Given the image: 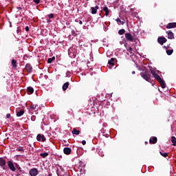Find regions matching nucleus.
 Instances as JSON below:
<instances>
[{
    "label": "nucleus",
    "mask_w": 176,
    "mask_h": 176,
    "mask_svg": "<svg viewBox=\"0 0 176 176\" xmlns=\"http://www.w3.org/2000/svg\"><path fill=\"white\" fill-rule=\"evenodd\" d=\"M54 17V15L53 14H50L49 15V19H53Z\"/></svg>",
    "instance_id": "c9c22d12"
},
{
    "label": "nucleus",
    "mask_w": 176,
    "mask_h": 176,
    "mask_svg": "<svg viewBox=\"0 0 176 176\" xmlns=\"http://www.w3.org/2000/svg\"><path fill=\"white\" fill-rule=\"evenodd\" d=\"M23 115H24V110H20L16 113V116L18 118H20V116H23Z\"/></svg>",
    "instance_id": "6ab92c4d"
},
{
    "label": "nucleus",
    "mask_w": 176,
    "mask_h": 176,
    "mask_svg": "<svg viewBox=\"0 0 176 176\" xmlns=\"http://www.w3.org/2000/svg\"><path fill=\"white\" fill-rule=\"evenodd\" d=\"M25 69L26 71H28L29 74H31V72H32V66H31V64L30 63L26 64Z\"/></svg>",
    "instance_id": "9d476101"
},
{
    "label": "nucleus",
    "mask_w": 176,
    "mask_h": 176,
    "mask_svg": "<svg viewBox=\"0 0 176 176\" xmlns=\"http://www.w3.org/2000/svg\"><path fill=\"white\" fill-rule=\"evenodd\" d=\"M149 142L150 144H156V142H157V138L153 137L150 138Z\"/></svg>",
    "instance_id": "2eb2a0df"
},
{
    "label": "nucleus",
    "mask_w": 176,
    "mask_h": 176,
    "mask_svg": "<svg viewBox=\"0 0 176 176\" xmlns=\"http://www.w3.org/2000/svg\"><path fill=\"white\" fill-rule=\"evenodd\" d=\"M29 174L30 176H36L39 174V171L36 168H33L30 170Z\"/></svg>",
    "instance_id": "39448f33"
},
{
    "label": "nucleus",
    "mask_w": 176,
    "mask_h": 176,
    "mask_svg": "<svg viewBox=\"0 0 176 176\" xmlns=\"http://www.w3.org/2000/svg\"><path fill=\"white\" fill-rule=\"evenodd\" d=\"M140 76L144 80H146V82H149L151 80V75L147 72H143L140 73Z\"/></svg>",
    "instance_id": "f03ea898"
},
{
    "label": "nucleus",
    "mask_w": 176,
    "mask_h": 176,
    "mask_svg": "<svg viewBox=\"0 0 176 176\" xmlns=\"http://www.w3.org/2000/svg\"><path fill=\"white\" fill-rule=\"evenodd\" d=\"M75 21L76 23H79V19H76Z\"/></svg>",
    "instance_id": "79ce46f5"
},
{
    "label": "nucleus",
    "mask_w": 176,
    "mask_h": 176,
    "mask_svg": "<svg viewBox=\"0 0 176 176\" xmlns=\"http://www.w3.org/2000/svg\"><path fill=\"white\" fill-rule=\"evenodd\" d=\"M166 34H168V39H174V33L173 32L169 30L166 32Z\"/></svg>",
    "instance_id": "ddd939ff"
},
{
    "label": "nucleus",
    "mask_w": 176,
    "mask_h": 176,
    "mask_svg": "<svg viewBox=\"0 0 176 176\" xmlns=\"http://www.w3.org/2000/svg\"><path fill=\"white\" fill-rule=\"evenodd\" d=\"M16 163H13L12 161L10 160L7 162L8 168L10 170V171H12L14 173L16 171Z\"/></svg>",
    "instance_id": "7ed1b4c3"
},
{
    "label": "nucleus",
    "mask_w": 176,
    "mask_h": 176,
    "mask_svg": "<svg viewBox=\"0 0 176 176\" xmlns=\"http://www.w3.org/2000/svg\"><path fill=\"white\" fill-rule=\"evenodd\" d=\"M116 21H117L118 24H121V25H123V24H124V21H122L119 18H118Z\"/></svg>",
    "instance_id": "5701e85b"
},
{
    "label": "nucleus",
    "mask_w": 176,
    "mask_h": 176,
    "mask_svg": "<svg viewBox=\"0 0 176 176\" xmlns=\"http://www.w3.org/2000/svg\"><path fill=\"white\" fill-rule=\"evenodd\" d=\"M37 141H42V142H45L46 141V138H45V135L38 134L36 137Z\"/></svg>",
    "instance_id": "6e6552de"
},
{
    "label": "nucleus",
    "mask_w": 176,
    "mask_h": 176,
    "mask_svg": "<svg viewBox=\"0 0 176 176\" xmlns=\"http://www.w3.org/2000/svg\"><path fill=\"white\" fill-rule=\"evenodd\" d=\"M135 74V71H133L132 72V75H134Z\"/></svg>",
    "instance_id": "37998d69"
},
{
    "label": "nucleus",
    "mask_w": 176,
    "mask_h": 176,
    "mask_svg": "<svg viewBox=\"0 0 176 176\" xmlns=\"http://www.w3.org/2000/svg\"><path fill=\"white\" fill-rule=\"evenodd\" d=\"M16 151L18 152H24V149H23V147L22 146H19L16 148Z\"/></svg>",
    "instance_id": "c756f323"
},
{
    "label": "nucleus",
    "mask_w": 176,
    "mask_h": 176,
    "mask_svg": "<svg viewBox=\"0 0 176 176\" xmlns=\"http://www.w3.org/2000/svg\"><path fill=\"white\" fill-rule=\"evenodd\" d=\"M40 155L41 156V157H43V159H45V157H47V156H49V153H41Z\"/></svg>",
    "instance_id": "a878e982"
},
{
    "label": "nucleus",
    "mask_w": 176,
    "mask_h": 176,
    "mask_svg": "<svg viewBox=\"0 0 176 176\" xmlns=\"http://www.w3.org/2000/svg\"><path fill=\"white\" fill-rule=\"evenodd\" d=\"M54 60H56V57L53 56L52 58H50L47 60V63L48 64H52L53 63V61H54Z\"/></svg>",
    "instance_id": "4be33fe9"
},
{
    "label": "nucleus",
    "mask_w": 176,
    "mask_h": 176,
    "mask_svg": "<svg viewBox=\"0 0 176 176\" xmlns=\"http://www.w3.org/2000/svg\"><path fill=\"white\" fill-rule=\"evenodd\" d=\"M0 166L3 170H7L8 168L6 167V160L3 158H0Z\"/></svg>",
    "instance_id": "423d86ee"
},
{
    "label": "nucleus",
    "mask_w": 176,
    "mask_h": 176,
    "mask_svg": "<svg viewBox=\"0 0 176 176\" xmlns=\"http://www.w3.org/2000/svg\"><path fill=\"white\" fill-rule=\"evenodd\" d=\"M100 156L102 157V156H104V154H102V155H100Z\"/></svg>",
    "instance_id": "c03bdc74"
},
{
    "label": "nucleus",
    "mask_w": 176,
    "mask_h": 176,
    "mask_svg": "<svg viewBox=\"0 0 176 176\" xmlns=\"http://www.w3.org/2000/svg\"><path fill=\"white\" fill-rule=\"evenodd\" d=\"M63 152L65 155H69L72 152V150L69 147H65L63 149Z\"/></svg>",
    "instance_id": "f8f14e48"
},
{
    "label": "nucleus",
    "mask_w": 176,
    "mask_h": 176,
    "mask_svg": "<svg viewBox=\"0 0 176 176\" xmlns=\"http://www.w3.org/2000/svg\"><path fill=\"white\" fill-rule=\"evenodd\" d=\"M16 9L18 10H23V8H21V7H17Z\"/></svg>",
    "instance_id": "58836bf2"
},
{
    "label": "nucleus",
    "mask_w": 176,
    "mask_h": 176,
    "mask_svg": "<svg viewBox=\"0 0 176 176\" xmlns=\"http://www.w3.org/2000/svg\"><path fill=\"white\" fill-rule=\"evenodd\" d=\"M175 27H176V23H169L166 25V28H168V30H170V28H175Z\"/></svg>",
    "instance_id": "4468645a"
},
{
    "label": "nucleus",
    "mask_w": 176,
    "mask_h": 176,
    "mask_svg": "<svg viewBox=\"0 0 176 176\" xmlns=\"http://www.w3.org/2000/svg\"><path fill=\"white\" fill-rule=\"evenodd\" d=\"M15 168H17L18 170H20L21 168L17 163H15Z\"/></svg>",
    "instance_id": "f704fd0d"
},
{
    "label": "nucleus",
    "mask_w": 176,
    "mask_h": 176,
    "mask_svg": "<svg viewBox=\"0 0 176 176\" xmlns=\"http://www.w3.org/2000/svg\"><path fill=\"white\" fill-rule=\"evenodd\" d=\"M124 32H126V30H124V29H121L118 31L119 35H123Z\"/></svg>",
    "instance_id": "bb28decb"
},
{
    "label": "nucleus",
    "mask_w": 176,
    "mask_h": 176,
    "mask_svg": "<svg viewBox=\"0 0 176 176\" xmlns=\"http://www.w3.org/2000/svg\"><path fill=\"white\" fill-rule=\"evenodd\" d=\"M36 119V117L35 116H32L31 117V120H32V122H35Z\"/></svg>",
    "instance_id": "473e14b6"
},
{
    "label": "nucleus",
    "mask_w": 176,
    "mask_h": 176,
    "mask_svg": "<svg viewBox=\"0 0 176 176\" xmlns=\"http://www.w3.org/2000/svg\"><path fill=\"white\" fill-rule=\"evenodd\" d=\"M102 10L105 12V16H109V13L111 12V10L108 8V7L104 6L102 8Z\"/></svg>",
    "instance_id": "9b49d317"
},
{
    "label": "nucleus",
    "mask_w": 176,
    "mask_h": 176,
    "mask_svg": "<svg viewBox=\"0 0 176 176\" xmlns=\"http://www.w3.org/2000/svg\"><path fill=\"white\" fill-rule=\"evenodd\" d=\"M25 31H26L27 32H28V31H30V28H29L28 26H26V27L25 28Z\"/></svg>",
    "instance_id": "e433bc0d"
},
{
    "label": "nucleus",
    "mask_w": 176,
    "mask_h": 176,
    "mask_svg": "<svg viewBox=\"0 0 176 176\" xmlns=\"http://www.w3.org/2000/svg\"><path fill=\"white\" fill-rule=\"evenodd\" d=\"M11 64L13 68H17V61L16 60L12 59Z\"/></svg>",
    "instance_id": "a211bd4d"
},
{
    "label": "nucleus",
    "mask_w": 176,
    "mask_h": 176,
    "mask_svg": "<svg viewBox=\"0 0 176 176\" xmlns=\"http://www.w3.org/2000/svg\"><path fill=\"white\" fill-rule=\"evenodd\" d=\"M160 155H161L162 156H163L164 157H167V156L168 155V153H163V152H162V151H160Z\"/></svg>",
    "instance_id": "c85d7f7f"
},
{
    "label": "nucleus",
    "mask_w": 176,
    "mask_h": 176,
    "mask_svg": "<svg viewBox=\"0 0 176 176\" xmlns=\"http://www.w3.org/2000/svg\"><path fill=\"white\" fill-rule=\"evenodd\" d=\"M157 42L158 43H160V45H164V43L167 42V38H166L165 37H159L157 39Z\"/></svg>",
    "instance_id": "0eeeda50"
},
{
    "label": "nucleus",
    "mask_w": 176,
    "mask_h": 176,
    "mask_svg": "<svg viewBox=\"0 0 176 176\" xmlns=\"http://www.w3.org/2000/svg\"><path fill=\"white\" fill-rule=\"evenodd\" d=\"M6 118H7V119H9L10 118V113H8L6 115Z\"/></svg>",
    "instance_id": "4c0bfd02"
},
{
    "label": "nucleus",
    "mask_w": 176,
    "mask_h": 176,
    "mask_svg": "<svg viewBox=\"0 0 176 176\" xmlns=\"http://www.w3.org/2000/svg\"><path fill=\"white\" fill-rule=\"evenodd\" d=\"M133 16H135V17H137V15H133Z\"/></svg>",
    "instance_id": "a18cd8bd"
},
{
    "label": "nucleus",
    "mask_w": 176,
    "mask_h": 176,
    "mask_svg": "<svg viewBox=\"0 0 176 176\" xmlns=\"http://www.w3.org/2000/svg\"><path fill=\"white\" fill-rule=\"evenodd\" d=\"M72 134L75 135H79V134H80V131H78L76 130V129L74 128L72 131Z\"/></svg>",
    "instance_id": "f3484780"
},
{
    "label": "nucleus",
    "mask_w": 176,
    "mask_h": 176,
    "mask_svg": "<svg viewBox=\"0 0 176 176\" xmlns=\"http://www.w3.org/2000/svg\"><path fill=\"white\" fill-rule=\"evenodd\" d=\"M171 142L173 143V146H176V138L175 136L171 137Z\"/></svg>",
    "instance_id": "412c9836"
},
{
    "label": "nucleus",
    "mask_w": 176,
    "mask_h": 176,
    "mask_svg": "<svg viewBox=\"0 0 176 176\" xmlns=\"http://www.w3.org/2000/svg\"><path fill=\"white\" fill-rule=\"evenodd\" d=\"M34 93V88L32 87H28V94H32Z\"/></svg>",
    "instance_id": "aec40b11"
},
{
    "label": "nucleus",
    "mask_w": 176,
    "mask_h": 176,
    "mask_svg": "<svg viewBox=\"0 0 176 176\" xmlns=\"http://www.w3.org/2000/svg\"><path fill=\"white\" fill-rule=\"evenodd\" d=\"M126 50L127 52H129V53H131V52H133V48H131V47H129L126 49Z\"/></svg>",
    "instance_id": "2f4dec72"
},
{
    "label": "nucleus",
    "mask_w": 176,
    "mask_h": 176,
    "mask_svg": "<svg viewBox=\"0 0 176 176\" xmlns=\"http://www.w3.org/2000/svg\"><path fill=\"white\" fill-rule=\"evenodd\" d=\"M72 35H73V36H76V32H75V30H72V32H71Z\"/></svg>",
    "instance_id": "7c9ffc66"
},
{
    "label": "nucleus",
    "mask_w": 176,
    "mask_h": 176,
    "mask_svg": "<svg viewBox=\"0 0 176 176\" xmlns=\"http://www.w3.org/2000/svg\"><path fill=\"white\" fill-rule=\"evenodd\" d=\"M36 107H38L37 104H32V105L30 106V109H31L32 111H34V109H36Z\"/></svg>",
    "instance_id": "cd10ccee"
},
{
    "label": "nucleus",
    "mask_w": 176,
    "mask_h": 176,
    "mask_svg": "<svg viewBox=\"0 0 176 176\" xmlns=\"http://www.w3.org/2000/svg\"><path fill=\"white\" fill-rule=\"evenodd\" d=\"M78 23L80 25H82V24H83V22L82 21H78Z\"/></svg>",
    "instance_id": "a19ab883"
},
{
    "label": "nucleus",
    "mask_w": 176,
    "mask_h": 176,
    "mask_svg": "<svg viewBox=\"0 0 176 176\" xmlns=\"http://www.w3.org/2000/svg\"><path fill=\"white\" fill-rule=\"evenodd\" d=\"M82 145H86V140H82Z\"/></svg>",
    "instance_id": "ea45409f"
},
{
    "label": "nucleus",
    "mask_w": 176,
    "mask_h": 176,
    "mask_svg": "<svg viewBox=\"0 0 176 176\" xmlns=\"http://www.w3.org/2000/svg\"><path fill=\"white\" fill-rule=\"evenodd\" d=\"M68 86H69V82H67L63 85V90L65 91L68 89Z\"/></svg>",
    "instance_id": "dca6fc26"
},
{
    "label": "nucleus",
    "mask_w": 176,
    "mask_h": 176,
    "mask_svg": "<svg viewBox=\"0 0 176 176\" xmlns=\"http://www.w3.org/2000/svg\"><path fill=\"white\" fill-rule=\"evenodd\" d=\"M125 38L126 39V41H128V42H134L135 41V38L133 35H131V33H126L125 34Z\"/></svg>",
    "instance_id": "20e7f679"
},
{
    "label": "nucleus",
    "mask_w": 176,
    "mask_h": 176,
    "mask_svg": "<svg viewBox=\"0 0 176 176\" xmlns=\"http://www.w3.org/2000/svg\"><path fill=\"white\" fill-rule=\"evenodd\" d=\"M100 9V7L98 6H96L95 7L91 8V13L92 14H96L97 13V10Z\"/></svg>",
    "instance_id": "1a4fd4ad"
},
{
    "label": "nucleus",
    "mask_w": 176,
    "mask_h": 176,
    "mask_svg": "<svg viewBox=\"0 0 176 176\" xmlns=\"http://www.w3.org/2000/svg\"><path fill=\"white\" fill-rule=\"evenodd\" d=\"M34 2L36 5H38V3H41V0H34Z\"/></svg>",
    "instance_id": "72a5a7b5"
},
{
    "label": "nucleus",
    "mask_w": 176,
    "mask_h": 176,
    "mask_svg": "<svg viewBox=\"0 0 176 176\" xmlns=\"http://www.w3.org/2000/svg\"><path fill=\"white\" fill-rule=\"evenodd\" d=\"M109 68H111V66H109Z\"/></svg>",
    "instance_id": "49530a36"
},
{
    "label": "nucleus",
    "mask_w": 176,
    "mask_h": 176,
    "mask_svg": "<svg viewBox=\"0 0 176 176\" xmlns=\"http://www.w3.org/2000/svg\"><path fill=\"white\" fill-rule=\"evenodd\" d=\"M115 61V58H112L108 62L109 65H114L113 62Z\"/></svg>",
    "instance_id": "393cba45"
},
{
    "label": "nucleus",
    "mask_w": 176,
    "mask_h": 176,
    "mask_svg": "<svg viewBox=\"0 0 176 176\" xmlns=\"http://www.w3.org/2000/svg\"><path fill=\"white\" fill-rule=\"evenodd\" d=\"M173 52H174L173 50H166V54H168V56H171Z\"/></svg>",
    "instance_id": "b1692460"
},
{
    "label": "nucleus",
    "mask_w": 176,
    "mask_h": 176,
    "mask_svg": "<svg viewBox=\"0 0 176 176\" xmlns=\"http://www.w3.org/2000/svg\"><path fill=\"white\" fill-rule=\"evenodd\" d=\"M152 75L154 76V78L160 83L161 87L162 89H166V82L162 78L160 77L159 75L156 74V73L154 71H151Z\"/></svg>",
    "instance_id": "f257e3e1"
}]
</instances>
